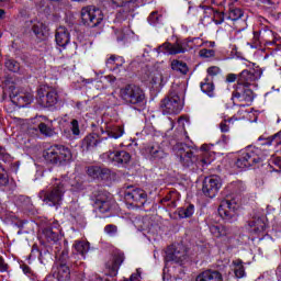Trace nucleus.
I'll use <instances>...</instances> for the list:
<instances>
[{"instance_id":"nucleus-1","label":"nucleus","mask_w":281,"mask_h":281,"mask_svg":"<svg viewBox=\"0 0 281 281\" xmlns=\"http://www.w3.org/2000/svg\"><path fill=\"white\" fill-rule=\"evenodd\" d=\"M202 46L203 40L194 37L192 40L178 41L175 44L166 42L158 48H156V52L157 54H169L171 56H175L177 54H186V52H190V49H196V47Z\"/></svg>"},{"instance_id":"nucleus-2","label":"nucleus","mask_w":281,"mask_h":281,"mask_svg":"<svg viewBox=\"0 0 281 281\" xmlns=\"http://www.w3.org/2000/svg\"><path fill=\"white\" fill-rule=\"evenodd\" d=\"M120 98L125 104H132L138 109L146 106V93L142 87L136 85H126L120 89Z\"/></svg>"},{"instance_id":"nucleus-3","label":"nucleus","mask_w":281,"mask_h":281,"mask_svg":"<svg viewBox=\"0 0 281 281\" xmlns=\"http://www.w3.org/2000/svg\"><path fill=\"white\" fill-rule=\"evenodd\" d=\"M67 186V181L65 180H55L52 189L42 190L38 193V196L45 205L49 207H58L63 201V196L65 194V188Z\"/></svg>"},{"instance_id":"nucleus-4","label":"nucleus","mask_w":281,"mask_h":281,"mask_svg":"<svg viewBox=\"0 0 281 281\" xmlns=\"http://www.w3.org/2000/svg\"><path fill=\"white\" fill-rule=\"evenodd\" d=\"M262 159H265L262 149L254 146H248L239 153L235 165L241 169L251 168V166H256V164H260Z\"/></svg>"},{"instance_id":"nucleus-5","label":"nucleus","mask_w":281,"mask_h":281,"mask_svg":"<svg viewBox=\"0 0 281 281\" xmlns=\"http://www.w3.org/2000/svg\"><path fill=\"white\" fill-rule=\"evenodd\" d=\"M173 150L184 168H194V166L196 168V162L201 161V158L194 155V147L189 146L186 143L176 144Z\"/></svg>"},{"instance_id":"nucleus-6","label":"nucleus","mask_w":281,"mask_h":281,"mask_svg":"<svg viewBox=\"0 0 281 281\" xmlns=\"http://www.w3.org/2000/svg\"><path fill=\"white\" fill-rule=\"evenodd\" d=\"M71 150L63 145L50 146L44 151V159L54 166L71 161Z\"/></svg>"},{"instance_id":"nucleus-7","label":"nucleus","mask_w":281,"mask_h":281,"mask_svg":"<svg viewBox=\"0 0 281 281\" xmlns=\"http://www.w3.org/2000/svg\"><path fill=\"white\" fill-rule=\"evenodd\" d=\"M182 109L181 105V97H179V88L178 86H173L168 94L160 102V111H162L164 115H172L175 113H179Z\"/></svg>"},{"instance_id":"nucleus-8","label":"nucleus","mask_w":281,"mask_h":281,"mask_svg":"<svg viewBox=\"0 0 281 281\" xmlns=\"http://www.w3.org/2000/svg\"><path fill=\"white\" fill-rule=\"evenodd\" d=\"M94 210H100L101 212H111L115 210L116 203L113 195L104 190H98L93 192Z\"/></svg>"},{"instance_id":"nucleus-9","label":"nucleus","mask_w":281,"mask_h":281,"mask_svg":"<svg viewBox=\"0 0 281 281\" xmlns=\"http://www.w3.org/2000/svg\"><path fill=\"white\" fill-rule=\"evenodd\" d=\"M81 21L87 27H98L104 21V13L95 7H85L81 9Z\"/></svg>"},{"instance_id":"nucleus-10","label":"nucleus","mask_w":281,"mask_h":281,"mask_svg":"<svg viewBox=\"0 0 281 281\" xmlns=\"http://www.w3.org/2000/svg\"><path fill=\"white\" fill-rule=\"evenodd\" d=\"M125 201H127V210L131 207H138V205H144L146 203V191L137 189L135 187H126L124 192Z\"/></svg>"},{"instance_id":"nucleus-11","label":"nucleus","mask_w":281,"mask_h":281,"mask_svg":"<svg viewBox=\"0 0 281 281\" xmlns=\"http://www.w3.org/2000/svg\"><path fill=\"white\" fill-rule=\"evenodd\" d=\"M232 100L234 104L238 102H245V104H251L254 102V90L249 86L237 85L233 92Z\"/></svg>"},{"instance_id":"nucleus-12","label":"nucleus","mask_w":281,"mask_h":281,"mask_svg":"<svg viewBox=\"0 0 281 281\" xmlns=\"http://www.w3.org/2000/svg\"><path fill=\"white\" fill-rule=\"evenodd\" d=\"M221 186V178L216 176L206 177L203 181L202 192L204 196H207L209 199H214V196L218 194Z\"/></svg>"},{"instance_id":"nucleus-13","label":"nucleus","mask_w":281,"mask_h":281,"mask_svg":"<svg viewBox=\"0 0 281 281\" xmlns=\"http://www.w3.org/2000/svg\"><path fill=\"white\" fill-rule=\"evenodd\" d=\"M188 258V249L182 244H177L167 250L168 262H183Z\"/></svg>"},{"instance_id":"nucleus-14","label":"nucleus","mask_w":281,"mask_h":281,"mask_svg":"<svg viewBox=\"0 0 281 281\" xmlns=\"http://www.w3.org/2000/svg\"><path fill=\"white\" fill-rule=\"evenodd\" d=\"M146 155L150 161H161L168 157V149L164 145L154 144L145 149Z\"/></svg>"},{"instance_id":"nucleus-15","label":"nucleus","mask_w":281,"mask_h":281,"mask_svg":"<svg viewBox=\"0 0 281 281\" xmlns=\"http://www.w3.org/2000/svg\"><path fill=\"white\" fill-rule=\"evenodd\" d=\"M104 156L117 166H124L131 161V154L125 150L108 151Z\"/></svg>"},{"instance_id":"nucleus-16","label":"nucleus","mask_w":281,"mask_h":281,"mask_svg":"<svg viewBox=\"0 0 281 281\" xmlns=\"http://www.w3.org/2000/svg\"><path fill=\"white\" fill-rule=\"evenodd\" d=\"M249 227L252 234H257L258 236L265 234L267 229V216L254 215L252 220L249 222Z\"/></svg>"},{"instance_id":"nucleus-17","label":"nucleus","mask_w":281,"mask_h":281,"mask_svg":"<svg viewBox=\"0 0 281 281\" xmlns=\"http://www.w3.org/2000/svg\"><path fill=\"white\" fill-rule=\"evenodd\" d=\"M122 262H124V254L120 252L113 256V258L106 262V270L109 276L115 278L117 276V271H120V267H122Z\"/></svg>"},{"instance_id":"nucleus-18","label":"nucleus","mask_w":281,"mask_h":281,"mask_svg":"<svg viewBox=\"0 0 281 281\" xmlns=\"http://www.w3.org/2000/svg\"><path fill=\"white\" fill-rule=\"evenodd\" d=\"M87 175L91 179L106 180L111 177V169L99 166H90L87 168Z\"/></svg>"},{"instance_id":"nucleus-19","label":"nucleus","mask_w":281,"mask_h":281,"mask_svg":"<svg viewBox=\"0 0 281 281\" xmlns=\"http://www.w3.org/2000/svg\"><path fill=\"white\" fill-rule=\"evenodd\" d=\"M201 156L200 160L196 162V168L200 170H203L205 166H210L214 161V153L210 151V146L207 145H202L201 146Z\"/></svg>"},{"instance_id":"nucleus-20","label":"nucleus","mask_w":281,"mask_h":281,"mask_svg":"<svg viewBox=\"0 0 281 281\" xmlns=\"http://www.w3.org/2000/svg\"><path fill=\"white\" fill-rule=\"evenodd\" d=\"M40 124H38V131L42 135H45V137H53V135L56 134L54 131V124L47 116H38L37 117Z\"/></svg>"},{"instance_id":"nucleus-21","label":"nucleus","mask_w":281,"mask_h":281,"mask_svg":"<svg viewBox=\"0 0 281 281\" xmlns=\"http://www.w3.org/2000/svg\"><path fill=\"white\" fill-rule=\"evenodd\" d=\"M43 106H54L58 104V90L56 88H47L46 95L41 99Z\"/></svg>"},{"instance_id":"nucleus-22","label":"nucleus","mask_w":281,"mask_h":281,"mask_svg":"<svg viewBox=\"0 0 281 281\" xmlns=\"http://www.w3.org/2000/svg\"><path fill=\"white\" fill-rule=\"evenodd\" d=\"M55 41L59 47H67L70 41L69 31L65 26H59L55 34Z\"/></svg>"},{"instance_id":"nucleus-23","label":"nucleus","mask_w":281,"mask_h":281,"mask_svg":"<svg viewBox=\"0 0 281 281\" xmlns=\"http://www.w3.org/2000/svg\"><path fill=\"white\" fill-rule=\"evenodd\" d=\"M195 281H223V274L217 270H205L196 277Z\"/></svg>"},{"instance_id":"nucleus-24","label":"nucleus","mask_w":281,"mask_h":281,"mask_svg":"<svg viewBox=\"0 0 281 281\" xmlns=\"http://www.w3.org/2000/svg\"><path fill=\"white\" fill-rule=\"evenodd\" d=\"M258 80V75L255 70H243L239 75L237 85H245V87H250L251 82Z\"/></svg>"},{"instance_id":"nucleus-25","label":"nucleus","mask_w":281,"mask_h":281,"mask_svg":"<svg viewBox=\"0 0 281 281\" xmlns=\"http://www.w3.org/2000/svg\"><path fill=\"white\" fill-rule=\"evenodd\" d=\"M240 205L236 202V200H232L226 198L221 201L217 212H236L238 211Z\"/></svg>"},{"instance_id":"nucleus-26","label":"nucleus","mask_w":281,"mask_h":281,"mask_svg":"<svg viewBox=\"0 0 281 281\" xmlns=\"http://www.w3.org/2000/svg\"><path fill=\"white\" fill-rule=\"evenodd\" d=\"M100 144V136L98 134H89L82 140L81 148L83 150H93Z\"/></svg>"},{"instance_id":"nucleus-27","label":"nucleus","mask_w":281,"mask_h":281,"mask_svg":"<svg viewBox=\"0 0 281 281\" xmlns=\"http://www.w3.org/2000/svg\"><path fill=\"white\" fill-rule=\"evenodd\" d=\"M124 63H125L124 57L111 55L106 59L105 65L110 71H117L120 67L124 66Z\"/></svg>"},{"instance_id":"nucleus-28","label":"nucleus","mask_w":281,"mask_h":281,"mask_svg":"<svg viewBox=\"0 0 281 281\" xmlns=\"http://www.w3.org/2000/svg\"><path fill=\"white\" fill-rule=\"evenodd\" d=\"M205 16H212L211 21H214L216 25H221L225 21V13L215 11L214 8L207 7L204 9Z\"/></svg>"},{"instance_id":"nucleus-29","label":"nucleus","mask_w":281,"mask_h":281,"mask_svg":"<svg viewBox=\"0 0 281 281\" xmlns=\"http://www.w3.org/2000/svg\"><path fill=\"white\" fill-rule=\"evenodd\" d=\"M148 82H150V85H166V82H168V76L164 77L161 71L154 70L148 76Z\"/></svg>"},{"instance_id":"nucleus-30","label":"nucleus","mask_w":281,"mask_h":281,"mask_svg":"<svg viewBox=\"0 0 281 281\" xmlns=\"http://www.w3.org/2000/svg\"><path fill=\"white\" fill-rule=\"evenodd\" d=\"M105 133L113 139H120L124 135V127L122 125H109Z\"/></svg>"},{"instance_id":"nucleus-31","label":"nucleus","mask_w":281,"mask_h":281,"mask_svg":"<svg viewBox=\"0 0 281 281\" xmlns=\"http://www.w3.org/2000/svg\"><path fill=\"white\" fill-rule=\"evenodd\" d=\"M171 69L173 71H179L180 74H188V64L181 61V60H178V59H173L171 61Z\"/></svg>"},{"instance_id":"nucleus-32","label":"nucleus","mask_w":281,"mask_h":281,"mask_svg":"<svg viewBox=\"0 0 281 281\" xmlns=\"http://www.w3.org/2000/svg\"><path fill=\"white\" fill-rule=\"evenodd\" d=\"M75 249L77 250V254H80V256L85 258L90 249L89 241H77L75 244Z\"/></svg>"},{"instance_id":"nucleus-33","label":"nucleus","mask_w":281,"mask_h":281,"mask_svg":"<svg viewBox=\"0 0 281 281\" xmlns=\"http://www.w3.org/2000/svg\"><path fill=\"white\" fill-rule=\"evenodd\" d=\"M69 276H70V270H69V267H67V265H60L57 268L58 280H69Z\"/></svg>"},{"instance_id":"nucleus-34","label":"nucleus","mask_w":281,"mask_h":281,"mask_svg":"<svg viewBox=\"0 0 281 281\" xmlns=\"http://www.w3.org/2000/svg\"><path fill=\"white\" fill-rule=\"evenodd\" d=\"M34 97L32 94H19L15 97L14 102H18L20 106H25V104H32Z\"/></svg>"},{"instance_id":"nucleus-35","label":"nucleus","mask_w":281,"mask_h":281,"mask_svg":"<svg viewBox=\"0 0 281 281\" xmlns=\"http://www.w3.org/2000/svg\"><path fill=\"white\" fill-rule=\"evenodd\" d=\"M234 263V272L236 278H245V266H243V260L237 259L233 261Z\"/></svg>"},{"instance_id":"nucleus-36","label":"nucleus","mask_w":281,"mask_h":281,"mask_svg":"<svg viewBox=\"0 0 281 281\" xmlns=\"http://www.w3.org/2000/svg\"><path fill=\"white\" fill-rule=\"evenodd\" d=\"M210 232L215 238L227 236V228L225 226H211Z\"/></svg>"},{"instance_id":"nucleus-37","label":"nucleus","mask_w":281,"mask_h":281,"mask_svg":"<svg viewBox=\"0 0 281 281\" xmlns=\"http://www.w3.org/2000/svg\"><path fill=\"white\" fill-rule=\"evenodd\" d=\"M200 87L203 93H207L210 98L214 95V83L210 82L207 79H204Z\"/></svg>"},{"instance_id":"nucleus-38","label":"nucleus","mask_w":281,"mask_h":281,"mask_svg":"<svg viewBox=\"0 0 281 281\" xmlns=\"http://www.w3.org/2000/svg\"><path fill=\"white\" fill-rule=\"evenodd\" d=\"M170 218L173 221H181V218H190L192 216V212H171L169 213Z\"/></svg>"},{"instance_id":"nucleus-39","label":"nucleus","mask_w":281,"mask_h":281,"mask_svg":"<svg viewBox=\"0 0 281 281\" xmlns=\"http://www.w3.org/2000/svg\"><path fill=\"white\" fill-rule=\"evenodd\" d=\"M241 16H243V10L240 9H231L228 12L229 21H238V19H241Z\"/></svg>"},{"instance_id":"nucleus-40","label":"nucleus","mask_w":281,"mask_h":281,"mask_svg":"<svg viewBox=\"0 0 281 281\" xmlns=\"http://www.w3.org/2000/svg\"><path fill=\"white\" fill-rule=\"evenodd\" d=\"M44 27H45V25L43 24V22H36L32 26V32H33V34H35V36H43Z\"/></svg>"},{"instance_id":"nucleus-41","label":"nucleus","mask_w":281,"mask_h":281,"mask_svg":"<svg viewBox=\"0 0 281 281\" xmlns=\"http://www.w3.org/2000/svg\"><path fill=\"white\" fill-rule=\"evenodd\" d=\"M9 181L8 171L0 166V186H8Z\"/></svg>"},{"instance_id":"nucleus-42","label":"nucleus","mask_w":281,"mask_h":281,"mask_svg":"<svg viewBox=\"0 0 281 281\" xmlns=\"http://www.w3.org/2000/svg\"><path fill=\"white\" fill-rule=\"evenodd\" d=\"M199 54L201 58H214V56L216 55V52H214V49L203 48L200 50Z\"/></svg>"},{"instance_id":"nucleus-43","label":"nucleus","mask_w":281,"mask_h":281,"mask_svg":"<svg viewBox=\"0 0 281 281\" xmlns=\"http://www.w3.org/2000/svg\"><path fill=\"white\" fill-rule=\"evenodd\" d=\"M5 67L10 70V71H19V63L12 60V59H9L7 63H5Z\"/></svg>"},{"instance_id":"nucleus-44","label":"nucleus","mask_w":281,"mask_h":281,"mask_svg":"<svg viewBox=\"0 0 281 281\" xmlns=\"http://www.w3.org/2000/svg\"><path fill=\"white\" fill-rule=\"evenodd\" d=\"M43 234H44V236H46V238L49 239V240H56V238H57L56 233H54V231H53L52 228H45V229L43 231Z\"/></svg>"},{"instance_id":"nucleus-45","label":"nucleus","mask_w":281,"mask_h":281,"mask_svg":"<svg viewBox=\"0 0 281 281\" xmlns=\"http://www.w3.org/2000/svg\"><path fill=\"white\" fill-rule=\"evenodd\" d=\"M70 128L72 131V134L80 135V125L78 123V120H72L70 122Z\"/></svg>"},{"instance_id":"nucleus-46","label":"nucleus","mask_w":281,"mask_h":281,"mask_svg":"<svg viewBox=\"0 0 281 281\" xmlns=\"http://www.w3.org/2000/svg\"><path fill=\"white\" fill-rule=\"evenodd\" d=\"M148 23L150 25L159 23V14L157 12H151L150 15L148 16Z\"/></svg>"},{"instance_id":"nucleus-47","label":"nucleus","mask_w":281,"mask_h":281,"mask_svg":"<svg viewBox=\"0 0 281 281\" xmlns=\"http://www.w3.org/2000/svg\"><path fill=\"white\" fill-rule=\"evenodd\" d=\"M229 122L232 121L224 120L222 123H220V130L222 133H229Z\"/></svg>"},{"instance_id":"nucleus-48","label":"nucleus","mask_w":281,"mask_h":281,"mask_svg":"<svg viewBox=\"0 0 281 281\" xmlns=\"http://www.w3.org/2000/svg\"><path fill=\"white\" fill-rule=\"evenodd\" d=\"M207 74L209 76H218V74H221V68H218L217 66H212L207 68Z\"/></svg>"},{"instance_id":"nucleus-49","label":"nucleus","mask_w":281,"mask_h":281,"mask_svg":"<svg viewBox=\"0 0 281 281\" xmlns=\"http://www.w3.org/2000/svg\"><path fill=\"white\" fill-rule=\"evenodd\" d=\"M104 232L106 234H115V232H117V226L113 225V224H109L104 227Z\"/></svg>"},{"instance_id":"nucleus-50","label":"nucleus","mask_w":281,"mask_h":281,"mask_svg":"<svg viewBox=\"0 0 281 281\" xmlns=\"http://www.w3.org/2000/svg\"><path fill=\"white\" fill-rule=\"evenodd\" d=\"M186 124H188V119H186V116L178 119V126H180V131H186Z\"/></svg>"},{"instance_id":"nucleus-51","label":"nucleus","mask_w":281,"mask_h":281,"mask_svg":"<svg viewBox=\"0 0 281 281\" xmlns=\"http://www.w3.org/2000/svg\"><path fill=\"white\" fill-rule=\"evenodd\" d=\"M217 214L221 216V218H223V221H232V213L229 212H222Z\"/></svg>"},{"instance_id":"nucleus-52","label":"nucleus","mask_w":281,"mask_h":281,"mask_svg":"<svg viewBox=\"0 0 281 281\" xmlns=\"http://www.w3.org/2000/svg\"><path fill=\"white\" fill-rule=\"evenodd\" d=\"M0 271H8V265L3 257H0Z\"/></svg>"},{"instance_id":"nucleus-53","label":"nucleus","mask_w":281,"mask_h":281,"mask_svg":"<svg viewBox=\"0 0 281 281\" xmlns=\"http://www.w3.org/2000/svg\"><path fill=\"white\" fill-rule=\"evenodd\" d=\"M238 77L235 75V74H228L227 76H226V82H236V79H237Z\"/></svg>"},{"instance_id":"nucleus-54","label":"nucleus","mask_w":281,"mask_h":281,"mask_svg":"<svg viewBox=\"0 0 281 281\" xmlns=\"http://www.w3.org/2000/svg\"><path fill=\"white\" fill-rule=\"evenodd\" d=\"M137 280H139V274L137 273H134L130 277V281H137Z\"/></svg>"},{"instance_id":"nucleus-55","label":"nucleus","mask_w":281,"mask_h":281,"mask_svg":"<svg viewBox=\"0 0 281 281\" xmlns=\"http://www.w3.org/2000/svg\"><path fill=\"white\" fill-rule=\"evenodd\" d=\"M254 41L255 43H258V41H260V33L254 32Z\"/></svg>"},{"instance_id":"nucleus-56","label":"nucleus","mask_w":281,"mask_h":281,"mask_svg":"<svg viewBox=\"0 0 281 281\" xmlns=\"http://www.w3.org/2000/svg\"><path fill=\"white\" fill-rule=\"evenodd\" d=\"M168 207H177V202L175 200H171L170 203H167Z\"/></svg>"},{"instance_id":"nucleus-57","label":"nucleus","mask_w":281,"mask_h":281,"mask_svg":"<svg viewBox=\"0 0 281 281\" xmlns=\"http://www.w3.org/2000/svg\"><path fill=\"white\" fill-rule=\"evenodd\" d=\"M193 210H194L193 204H189V205L187 206L186 212H193Z\"/></svg>"},{"instance_id":"nucleus-58","label":"nucleus","mask_w":281,"mask_h":281,"mask_svg":"<svg viewBox=\"0 0 281 281\" xmlns=\"http://www.w3.org/2000/svg\"><path fill=\"white\" fill-rule=\"evenodd\" d=\"M3 16H5V10L0 9V21L3 19Z\"/></svg>"},{"instance_id":"nucleus-59","label":"nucleus","mask_w":281,"mask_h":281,"mask_svg":"<svg viewBox=\"0 0 281 281\" xmlns=\"http://www.w3.org/2000/svg\"><path fill=\"white\" fill-rule=\"evenodd\" d=\"M223 142H225V144H227L229 142V136L227 135H223Z\"/></svg>"},{"instance_id":"nucleus-60","label":"nucleus","mask_w":281,"mask_h":281,"mask_svg":"<svg viewBox=\"0 0 281 281\" xmlns=\"http://www.w3.org/2000/svg\"><path fill=\"white\" fill-rule=\"evenodd\" d=\"M23 271H24V273H30V267L25 266V267L23 268Z\"/></svg>"},{"instance_id":"nucleus-61","label":"nucleus","mask_w":281,"mask_h":281,"mask_svg":"<svg viewBox=\"0 0 281 281\" xmlns=\"http://www.w3.org/2000/svg\"><path fill=\"white\" fill-rule=\"evenodd\" d=\"M168 201H170L169 196H166V198L162 199V203H168Z\"/></svg>"},{"instance_id":"nucleus-62","label":"nucleus","mask_w":281,"mask_h":281,"mask_svg":"<svg viewBox=\"0 0 281 281\" xmlns=\"http://www.w3.org/2000/svg\"><path fill=\"white\" fill-rule=\"evenodd\" d=\"M126 3H131V2H133V1H135V0H124Z\"/></svg>"},{"instance_id":"nucleus-63","label":"nucleus","mask_w":281,"mask_h":281,"mask_svg":"<svg viewBox=\"0 0 281 281\" xmlns=\"http://www.w3.org/2000/svg\"><path fill=\"white\" fill-rule=\"evenodd\" d=\"M277 271H279V272H280V271H281V268L279 267V268L277 269Z\"/></svg>"},{"instance_id":"nucleus-64","label":"nucleus","mask_w":281,"mask_h":281,"mask_svg":"<svg viewBox=\"0 0 281 281\" xmlns=\"http://www.w3.org/2000/svg\"><path fill=\"white\" fill-rule=\"evenodd\" d=\"M72 1H82V0H72Z\"/></svg>"}]
</instances>
